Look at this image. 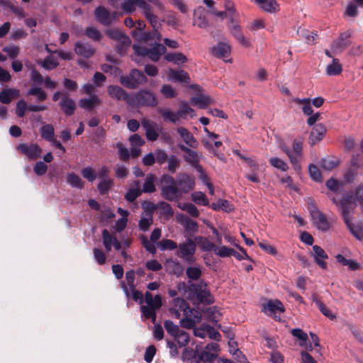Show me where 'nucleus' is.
<instances>
[{
    "mask_svg": "<svg viewBox=\"0 0 363 363\" xmlns=\"http://www.w3.org/2000/svg\"><path fill=\"white\" fill-rule=\"evenodd\" d=\"M164 182L165 184L162 186L161 189L162 196L170 201L180 199L182 194L175 179L171 176H164Z\"/></svg>",
    "mask_w": 363,
    "mask_h": 363,
    "instance_id": "nucleus-3",
    "label": "nucleus"
},
{
    "mask_svg": "<svg viewBox=\"0 0 363 363\" xmlns=\"http://www.w3.org/2000/svg\"><path fill=\"white\" fill-rule=\"evenodd\" d=\"M121 286L124 293L127 296H129L131 294L133 300H135V301L142 302L143 299V294H142V292L136 291L135 289V286L133 287V290H130V289H128L125 284L122 283Z\"/></svg>",
    "mask_w": 363,
    "mask_h": 363,
    "instance_id": "nucleus-50",
    "label": "nucleus"
},
{
    "mask_svg": "<svg viewBox=\"0 0 363 363\" xmlns=\"http://www.w3.org/2000/svg\"><path fill=\"white\" fill-rule=\"evenodd\" d=\"M106 35L111 39L117 42L116 48L118 54L123 55L125 53L127 48L130 46L131 40L130 38L118 29H108L106 32Z\"/></svg>",
    "mask_w": 363,
    "mask_h": 363,
    "instance_id": "nucleus-7",
    "label": "nucleus"
},
{
    "mask_svg": "<svg viewBox=\"0 0 363 363\" xmlns=\"http://www.w3.org/2000/svg\"><path fill=\"white\" fill-rule=\"evenodd\" d=\"M269 163L274 168L280 169L283 172H286L289 168L288 164L284 160L278 157H272L269 160Z\"/></svg>",
    "mask_w": 363,
    "mask_h": 363,
    "instance_id": "nucleus-59",
    "label": "nucleus"
},
{
    "mask_svg": "<svg viewBox=\"0 0 363 363\" xmlns=\"http://www.w3.org/2000/svg\"><path fill=\"white\" fill-rule=\"evenodd\" d=\"M85 33L89 38L95 41L99 40L101 38V33L100 31L93 26L87 27L86 28Z\"/></svg>",
    "mask_w": 363,
    "mask_h": 363,
    "instance_id": "nucleus-63",
    "label": "nucleus"
},
{
    "mask_svg": "<svg viewBox=\"0 0 363 363\" xmlns=\"http://www.w3.org/2000/svg\"><path fill=\"white\" fill-rule=\"evenodd\" d=\"M263 311L267 315L276 318L277 313H281L284 311V307L279 300H269L263 305Z\"/></svg>",
    "mask_w": 363,
    "mask_h": 363,
    "instance_id": "nucleus-19",
    "label": "nucleus"
},
{
    "mask_svg": "<svg viewBox=\"0 0 363 363\" xmlns=\"http://www.w3.org/2000/svg\"><path fill=\"white\" fill-rule=\"evenodd\" d=\"M157 208L160 211V213L167 218L172 217L174 215V211L171 207L170 204L161 201L157 204Z\"/></svg>",
    "mask_w": 363,
    "mask_h": 363,
    "instance_id": "nucleus-51",
    "label": "nucleus"
},
{
    "mask_svg": "<svg viewBox=\"0 0 363 363\" xmlns=\"http://www.w3.org/2000/svg\"><path fill=\"white\" fill-rule=\"evenodd\" d=\"M43 68L48 70H51L57 67L59 65L57 59L53 56H48L43 61L38 62Z\"/></svg>",
    "mask_w": 363,
    "mask_h": 363,
    "instance_id": "nucleus-46",
    "label": "nucleus"
},
{
    "mask_svg": "<svg viewBox=\"0 0 363 363\" xmlns=\"http://www.w3.org/2000/svg\"><path fill=\"white\" fill-rule=\"evenodd\" d=\"M16 149L30 160H36L42 152V149L36 143H21Z\"/></svg>",
    "mask_w": 363,
    "mask_h": 363,
    "instance_id": "nucleus-15",
    "label": "nucleus"
},
{
    "mask_svg": "<svg viewBox=\"0 0 363 363\" xmlns=\"http://www.w3.org/2000/svg\"><path fill=\"white\" fill-rule=\"evenodd\" d=\"M294 102L302 106V111L305 115L310 116L313 113V108L311 105V99L308 98H295Z\"/></svg>",
    "mask_w": 363,
    "mask_h": 363,
    "instance_id": "nucleus-40",
    "label": "nucleus"
},
{
    "mask_svg": "<svg viewBox=\"0 0 363 363\" xmlns=\"http://www.w3.org/2000/svg\"><path fill=\"white\" fill-rule=\"evenodd\" d=\"M347 226L354 237L359 240L363 241V227L356 226L352 223V221Z\"/></svg>",
    "mask_w": 363,
    "mask_h": 363,
    "instance_id": "nucleus-57",
    "label": "nucleus"
},
{
    "mask_svg": "<svg viewBox=\"0 0 363 363\" xmlns=\"http://www.w3.org/2000/svg\"><path fill=\"white\" fill-rule=\"evenodd\" d=\"M231 48L229 44L226 43H219L216 46L213 48V52L214 55L218 57H226L230 53Z\"/></svg>",
    "mask_w": 363,
    "mask_h": 363,
    "instance_id": "nucleus-34",
    "label": "nucleus"
},
{
    "mask_svg": "<svg viewBox=\"0 0 363 363\" xmlns=\"http://www.w3.org/2000/svg\"><path fill=\"white\" fill-rule=\"evenodd\" d=\"M196 250V244L191 238H187L184 242L178 245L176 255L188 264L195 262L194 254Z\"/></svg>",
    "mask_w": 363,
    "mask_h": 363,
    "instance_id": "nucleus-6",
    "label": "nucleus"
},
{
    "mask_svg": "<svg viewBox=\"0 0 363 363\" xmlns=\"http://www.w3.org/2000/svg\"><path fill=\"white\" fill-rule=\"evenodd\" d=\"M165 268L169 274H174L177 276L182 274L184 270L182 264L179 262L174 261L172 259H167L166 261Z\"/></svg>",
    "mask_w": 363,
    "mask_h": 363,
    "instance_id": "nucleus-32",
    "label": "nucleus"
},
{
    "mask_svg": "<svg viewBox=\"0 0 363 363\" xmlns=\"http://www.w3.org/2000/svg\"><path fill=\"white\" fill-rule=\"evenodd\" d=\"M3 51L7 53L10 59L13 60L19 55L20 48L18 46L11 44L4 47Z\"/></svg>",
    "mask_w": 363,
    "mask_h": 363,
    "instance_id": "nucleus-56",
    "label": "nucleus"
},
{
    "mask_svg": "<svg viewBox=\"0 0 363 363\" xmlns=\"http://www.w3.org/2000/svg\"><path fill=\"white\" fill-rule=\"evenodd\" d=\"M103 245L107 252H110L112 247H114L116 250H120L122 248L127 249L130 247L131 245V240L126 238L119 241L116 236L111 234L107 229H104L101 233Z\"/></svg>",
    "mask_w": 363,
    "mask_h": 363,
    "instance_id": "nucleus-4",
    "label": "nucleus"
},
{
    "mask_svg": "<svg viewBox=\"0 0 363 363\" xmlns=\"http://www.w3.org/2000/svg\"><path fill=\"white\" fill-rule=\"evenodd\" d=\"M74 51L78 55L89 58L94 55L95 50L88 43L77 42L75 43Z\"/></svg>",
    "mask_w": 363,
    "mask_h": 363,
    "instance_id": "nucleus-28",
    "label": "nucleus"
},
{
    "mask_svg": "<svg viewBox=\"0 0 363 363\" xmlns=\"http://www.w3.org/2000/svg\"><path fill=\"white\" fill-rule=\"evenodd\" d=\"M179 147L185 153L184 156V160L193 167H196L199 171H202L201 167L199 164L200 162V155L198 152L184 145H179Z\"/></svg>",
    "mask_w": 363,
    "mask_h": 363,
    "instance_id": "nucleus-16",
    "label": "nucleus"
},
{
    "mask_svg": "<svg viewBox=\"0 0 363 363\" xmlns=\"http://www.w3.org/2000/svg\"><path fill=\"white\" fill-rule=\"evenodd\" d=\"M199 289H196V296L199 302L211 303L212 296L208 290L206 289V284H200Z\"/></svg>",
    "mask_w": 363,
    "mask_h": 363,
    "instance_id": "nucleus-35",
    "label": "nucleus"
},
{
    "mask_svg": "<svg viewBox=\"0 0 363 363\" xmlns=\"http://www.w3.org/2000/svg\"><path fill=\"white\" fill-rule=\"evenodd\" d=\"M167 74L168 79L170 81L187 82L189 80V74L183 70L177 71L173 69H169Z\"/></svg>",
    "mask_w": 363,
    "mask_h": 363,
    "instance_id": "nucleus-30",
    "label": "nucleus"
},
{
    "mask_svg": "<svg viewBox=\"0 0 363 363\" xmlns=\"http://www.w3.org/2000/svg\"><path fill=\"white\" fill-rule=\"evenodd\" d=\"M229 30L232 35L242 45L245 47L250 46V40L246 38L242 33V30L240 25L233 23L229 26Z\"/></svg>",
    "mask_w": 363,
    "mask_h": 363,
    "instance_id": "nucleus-25",
    "label": "nucleus"
},
{
    "mask_svg": "<svg viewBox=\"0 0 363 363\" xmlns=\"http://www.w3.org/2000/svg\"><path fill=\"white\" fill-rule=\"evenodd\" d=\"M93 255L95 261L99 264L103 265L106 263V256L102 250L99 248L93 249Z\"/></svg>",
    "mask_w": 363,
    "mask_h": 363,
    "instance_id": "nucleus-61",
    "label": "nucleus"
},
{
    "mask_svg": "<svg viewBox=\"0 0 363 363\" xmlns=\"http://www.w3.org/2000/svg\"><path fill=\"white\" fill-rule=\"evenodd\" d=\"M41 137L45 140L50 142L53 140L55 138V130L54 127L51 124H45L40 128Z\"/></svg>",
    "mask_w": 363,
    "mask_h": 363,
    "instance_id": "nucleus-44",
    "label": "nucleus"
},
{
    "mask_svg": "<svg viewBox=\"0 0 363 363\" xmlns=\"http://www.w3.org/2000/svg\"><path fill=\"white\" fill-rule=\"evenodd\" d=\"M184 318L181 319L182 325L186 328H192L194 325L199 323L201 320V313L189 306L184 314Z\"/></svg>",
    "mask_w": 363,
    "mask_h": 363,
    "instance_id": "nucleus-14",
    "label": "nucleus"
},
{
    "mask_svg": "<svg viewBox=\"0 0 363 363\" xmlns=\"http://www.w3.org/2000/svg\"><path fill=\"white\" fill-rule=\"evenodd\" d=\"M339 164L337 159H332L330 157L323 158L320 162V167L325 170L330 171L336 167Z\"/></svg>",
    "mask_w": 363,
    "mask_h": 363,
    "instance_id": "nucleus-49",
    "label": "nucleus"
},
{
    "mask_svg": "<svg viewBox=\"0 0 363 363\" xmlns=\"http://www.w3.org/2000/svg\"><path fill=\"white\" fill-rule=\"evenodd\" d=\"M156 177L152 174H148L146 176L145 182L141 189L142 193H152L155 191Z\"/></svg>",
    "mask_w": 363,
    "mask_h": 363,
    "instance_id": "nucleus-39",
    "label": "nucleus"
},
{
    "mask_svg": "<svg viewBox=\"0 0 363 363\" xmlns=\"http://www.w3.org/2000/svg\"><path fill=\"white\" fill-rule=\"evenodd\" d=\"M326 133V128L322 123L315 125L310 134L309 143L313 145L323 140Z\"/></svg>",
    "mask_w": 363,
    "mask_h": 363,
    "instance_id": "nucleus-23",
    "label": "nucleus"
},
{
    "mask_svg": "<svg viewBox=\"0 0 363 363\" xmlns=\"http://www.w3.org/2000/svg\"><path fill=\"white\" fill-rule=\"evenodd\" d=\"M333 202L340 206L342 216L346 225H349L351 222V213L353 211L355 199L352 196L344 197L339 203L335 198H332Z\"/></svg>",
    "mask_w": 363,
    "mask_h": 363,
    "instance_id": "nucleus-10",
    "label": "nucleus"
},
{
    "mask_svg": "<svg viewBox=\"0 0 363 363\" xmlns=\"http://www.w3.org/2000/svg\"><path fill=\"white\" fill-rule=\"evenodd\" d=\"M67 182L74 188L82 189L84 186V182L76 174L71 172L67 175Z\"/></svg>",
    "mask_w": 363,
    "mask_h": 363,
    "instance_id": "nucleus-43",
    "label": "nucleus"
},
{
    "mask_svg": "<svg viewBox=\"0 0 363 363\" xmlns=\"http://www.w3.org/2000/svg\"><path fill=\"white\" fill-rule=\"evenodd\" d=\"M191 104L200 108H206L208 105L214 104V99L208 95L199 94L191 98Z\"/></svg>",
    "mask_w": 363,
    "mask_h": 363,
    "instance_id": "nucleus-26",
    "label": "nucleus"
},
{
    "mask_svg": "<svg viewBox=\"0 0 363 363\" xmlns=\"http://www.w3.org/2000/svg\"><path fill=\"white\" fill-rule=\"evenodd\" d=\"M342 67L338 59L334 58L331 63L326 67V74L328 76H337L341 74Z\"/></svg>",
    "mask_w": 363,
    "mask_h": 363,
    "instance_id": "nucleus-38",
    "label": "nucleus"
},
{
    "mask_svg": "<svg viewBox=\"0 0 363 363\" xmlns=\"http://www.w3.org/2000/svg\"><path fill=\"white\" fill-rule=\"evenodd\" d=\"M310 213L313 224L318 230L327 231L330 229V225L325 215L320 212L315 206H313L310 208Z\"/></svg>",
    "mask_w": 363,
    "mask_h": 363,
    "instance_id": "nucleus-13",
    "label": "nucleus"
},
{
    "mask_svg": "<svg viewBox=\"0 0 363 363\" xmlns=\"http://www.w3.org/2000/svg\"><path fill=\"white\" fill-rule=\"evenodd\" d=\"M312 300L318 308L320 311L326 317L333 320L335 316L333 314V313L325 306V305L320 300V298L316 295H313L312 296Z\"/></svg>",
    "mask_w": 363,
    "mask_h": 363,
    "instance_id": "nucleus-41",
    "label": "nucleus"
},
{
    "mask_svg": "<svg viewBox=\"0 0 363 363\" xmlns=\"http://www.w3.org/2000/svg\"><path fill=\"white\" fill-rule=\"evenodd\" d=\"M282 150L289 157L294 169L297 172L300 171L301 165L298 163V159L295 157L292 151H291L287 147H283Z\"/></svg>",
    "mask_w": 363,
    "mask_h": 363,
    "instance_id": "nucleus-54",
    "label": "nucleus"
},
{
    "mask_svg": "<svg viewBox=\"0 0 363 363\" xmlns=\"http://www.w3.org/2000/svg\"><path fill=\"white\" fill-rule=\"evenodd\" d=\"M121 13L118 11L111 12L104 6H99L95 9L96 20L104 26H109L119 20Z\"/></svg>",
    "mask_w": 363,
    "mask_h": 363,
    "instance_id": "nucleus-8",
    "label": "nucleus"
},
{
    "mask_svg": "<svg viewBox=\"0 0 363 363\" xmlns=\"http://www.w3.org/2000/svg\"><path fill=\"white\" fill-rule=\"evenodd\" d=\"M164 59L178 65L186 63L188 61L186 56L179 52H169L164 56Z\"/></svg>",
    "mask_w": 363,
    "mask_h": 363,
    "instance_id": "nucleus-36",
    "label": "nucleus"
},
{
    "mask_svg": "<svg viewBox=\"0 0 363 363\" xmlns=\"http://www.w3.org/2000/svg\"><path fill=\"white\" fill-rule=\"evenodd\" d=\"M174 340L179 347H185L189 341V335L187 333L180 330L174 337Z\"/></svg>",
    "mask_w": 363,
    "mask_h": 363,
    "instance_id": "nucleus-53",
    "label": "nucleus"
},
{
    "mask_svg": "<svg viewBox=\"0 0 363 363\" xmlns=\"http://www.w3.org/2000/svg\"><path fill=\"white\" fill-rule=\"evenodd\" d=\"M19 91L15 89H4L0 92V102L9 104L13 99L18 97Z\"/></svg>",
    "mask_w": 363,
    "mask_h": 363,
    "instance_id": "nucleus-33",
    "label": "nucleus"
},
{
    "mask_svg": "<svg viewBox=\"0 0 363 363\" xmlns=\"http://www.w3.org/2000/svg\"><path fill=\"white\" fill-rule=\"evenodd\" d=\"M130 75L136 87L140 84L146 83L147 81L145 75L136 69H132L130 72Z\"/></svg>",
    "mask_w": 363,
    "mask_h": 363,
    "instance_id": "nucleus-42",
    "label": "nucleus"
},
{
    "mask_svg": "<svg viewBox=\"0 0 363 363\" xmlns=\"http://www.w3.org/2000/svg\"><path fill=\"white\" fill-rule=\"evenodd\" d=\"M28 106L25 100L21 99L16 103V114L19 118L25 116L26 110H28Z\"/></svg>",
    "mask_w": 363,
    "mask_h": 363,
    "instance_id": "nucleus-58",
    "label": "nucleus"
},
{
    "mask_svg": "<svg viewBox=\"0 0 363 363\" xmlns=\"http://www.w3.org/2000/svg\"><path fill=\"white\" fill-rule=\"evenodd\" d=\"M100 103L101 100L96 94L90 96L89 99H82L79 101V106L84 109H91Z\"/></svg>",
    "mask_w": 363,
    "mask_h": 363,
    "instance_id": "nucleus-37",
    "label": "nucleus"
},
{
    "mask_svg": "<svg viewBox=\"0 0 363 363\" xmlns=\"http://www.w3.org/2000/svg\"><path fill=\"white\" fill-rule=\"evenodd\" d=\"M146 306L140 307L143 316L146 319H150L153 323L156 320V311L162 306V298L160 295L152 296L149 291L145 294Z\"/></svg>",
    "mask_w": 363,
    "mask_h": 363,
    "instance_id": "nucleus-2",
    "label": "nucleus"
},
{
    "mask_svg": "<svg viewBox=\"0 0 363 363\" xmlns=\"http://www.w3.org/2000/svg\"><path fill=\"white\" fill-rule=\"evenodd\" d=\"M108 93L110 96L117 100H123L130 104L131 95L127 94L118 86L110 85L108 87Z\"/></svg>",
    "mask_w": 363,
    "mask_h": 363,
    "instance_id": "nucleus-22",
    "label": "nucleus"
},
{
    "mask_svg": "<svg viewBox=\"0 0 363 363\" xmlns=\"http://www.w3.org/2000/svg\"><path fill=\"white\" fill-rule=\"evenodd\" d=\"M351 32L347 30L340 34L330 45L331 50L335 54L342 52L351 44Z\"/></svg>",
    "mask_w": 363,
    "mask_h": 363,
    "instance_id": "nucleus-12",
    "label": "nucleus"
},
{
    "mask_svg": "<svg viewBox=\"0 0 363 363\" xmlns=\"http://www.w3.org/2000/svg\"><path fill=\"white\" fill-rule=\"evenodd\" d=\"M59 106L62 112L67 116L73 115L76 109L74 101L69 97L67 94H62V99L59 102Z\"/></svg>",
    "mask_w": 363,
    "mask_h": 363,
    "instance_id": "nucleus-21",
    "label": "nucleus"
},
{
    "mask_svg": "<svg viewBox=\"0 0 363 363\" xmlns=\"http://www.w3.org/2000/svg\"><path fill=\"white\" fill-rule=\"evenodd\" d=\"M194 242L198 245L200 249L204 252L214 251L216 245L208 240V239L203 236H196L194 238Z\"/></svg>",
    "mask_w": 363,
    "mask_h": 363,
    "instance_id": "nucleus-31",
    "label": "nucleus"
},
{
    "mask_svg": "<svg viewBox=\"0 0 363 363\" xmlns=\"http://www.w3.org/2000/svg\"><path fill=\"white\" fill-rule=\"evenodd\" d=\"M30 80L33 82L31 88L27 91L26 95L35 96L38 101H45L47 99L46 92L38 86L43 84L44 79L42 74L36 69H32L30 72Z\"/></svg>",
    "mask_w": 363,
    "mask_h": 363,
    "instance_id": "nucleus-5",
    "label": "nucleus"
},
{
    "mask_svg": "<svg viewBox=\"0 0 363 363\" xmlns=\"http://www.w3.org/2000/svg\"><path fill=\"white\" fill-rule=\"evenodd\" d=\"M192 201L198 205H202L204 206L209 205V201L205 194L201 191H195L191 194Z\"/></svg>",
    "mask_w": 363,
    "mask_h": 363,
    "instance_id": "nucleus-48",
    "label": "nucleus"
},
{
    "mask_svg": "<svg viewBox=\"0 0 363 363\" xmlns=\"http://www.w3.org/2000/svg\"><path fill=\"white\" fill-rule=\"evenodd\" d=\"M220 347L218 343L211 342L206 345L204 350L197 354V362H212L218 357Z\"/></svg>",
    "mask_w": 363,
    "mask_h": 363,
    "instance_id": "nucleus-11",
    "label": "nucleus"
},
{
    "mask_svg": "<svg viewBox=\"0 0 363 363\" xmlns=\"http://www.w3.org/2000/svg\"><path fill=\"white\" fill-rule=\"evenodd\" d=\"M177 220L184 228L185 232L190 235L196 233L199 231V225L197 222L190 219L182 213H179L176 216Z\"/></svg>",
    "mask_w": 363,
    "mask_h": 363,
    "instance_id": "nucleus-18",
    "label": "nucleus"
},
{
    "mask_svg": "<svg viewBox=\"0 0 363 363\" xmlns=\"http://www.w3.org/2000/svg\"><path fill=\"white\" fill-rule=\"evenodd\" d=\"M157 104L155 96L150 91L141 90L131 95L130 105L141 106H155Z\"/></svg>",
    "mask_w": 363,
    "mask_h": 363,
    "instance_id": "nucleus-9",
    "label": "nucleus"
},
{
    "mask_svg": "<svg viewBox=\"0 0 363 363\" xmlns=\"http://www.w3.org/2000/svg\"><path fill=\"white\" fill-rule=\"evenodd\" d=\"M159 27L156 28V30L153 28L152 33H145L143 35V41L145 43H149L150 40L152 41L150 43L151 45H153L151 48L139 45H133V50L138 56H147L152 61L157 62L160 56L165 52V46L158 43L161 40V35L158 31Z\"/></svg>",
    "mask_w": 363,
    "mask_h": 363,
    "instance_id": "nucleus-1",
    "label": "nucleus"
},
{
    "mask_svg": "<svg viewBox=\"0 0 363 363\" xmlns=\"http://www.w3.org/2000/svg\"><path fill=\"white\" fill-rule=\"evenodd\" d=\"M188 308L189 305L184 299L177 298L172 301L169 313L172 317L179 319L181 318L182 315H184Z\"/></svg>",
    "mask_w": 363,
    "mask_h": 363,
    "instance_id": "nucleus-17",
    "label": "nucleus"
},
{
    "mask_svg": "<svg viewBox=\"0 0 363 363\" xmlns=\"http://www.w3.org/2000/svg\"><path fill=\"white\" fill-rule=\"evenodd\" d=\"M177 184L179 186V190L182 191V194L186 193L191 190L194 187V181L191 177L187 174H183L180 176L177 180Z\"/></svg>",
    "mask_w": 363,
    "mask_h": 363,
    "instance_id": "nucleus-27",
    "label": "nucleus"
},
{
    "mask_svg": "<svg viewBox=\"0 0 363 363\" xmlns=\"http://www.w3.org/2000/svg\"><path fill=\"white\" fill-rule=\"evenodd\" d=\"M177 133L179 134L184 142L189 147L196 148L198 146V142L194 135L185 128L179 127L177 128Z\"/></svg>",
    "mask_w": 363,
    "mask_h": 363,
    "instance_id": "nucleus-29",
    "label": "nucleus"
},
{
    "mask_svg": "<svg viewBox=\"0 0 363 363\" xmlns=\"http://www.w3.org/2000/svg\"><path fill=\"white\" fill-rule=\"evenodd\" d=\"M211 207L215 211L223 210L225 212H230L233 210L232 205L225 199L218 200L217 202L211 203Z\"/></svg>",
    "mask_w": 363,
    "mask_h": 363,
    "instance_id": "nucleus-45",
    "label": "nucleus"
},
{
    "mask_svg": "<svg viewBox=\"0 0 363 363\" xmlns=\"http://www.w3.org/2000/svg\"><path fill=\"white\" fill-rule=\"evenodd\" d=\"M193 24L200 28H206L208 26L206 12L202 6H199L194 10Z\"/></svg>",
    "mask_w": 363,
    "mask_h": 363,
    "instance_id": "nucleus-20",
    "label": "nucleus"
},
{
    "mask_svg": "<svg viewBox=\"0 0 363 363\" xmlns=\"http://www.w3.org/2000/svg\"><path fill=\"white\" fill-rule=\"evenodd\" d=\"M142 194L139 188H130L125 195V199L129 202H133Z\"/></svg>",
    "mask_w": 363,
    "mask_h": 363,
    "instance_id": "nucleus-60",
    "label": "nucleus"
},
{
    "mask_svg": "<svg viewBox=\"0 0 363 363\" xmlns=\"http://www.w3.org/2000/svg\"><path fill=\"white\" fill-rule=\"evenodd\" d=\"M112 184L113 181L110 178H104L101 179L98 185V189L100 194H104L108 192Z\"/></svg>",
    "mask_w": 363,
    "mask_h": 363,
    "instance_id": "nucleus-64",
    "label": "nucleus"
},
{
    "mask_svg": "<svg viewBox=\"0 0 363 363\" xmlns=\"http://www.w3.org/2000/svg\"><path fill=\"white\" fill-rule=\"evenodd\" d=\"M214 253L220 257H228L231 255H236L234 252V250L232 248H229L226 246H216L214 249Z\"/></svg>",
    "mask_w": 363,
    "mask_h": 363,
    "instance_id": "nucleus-47",
    "label": "nucleus"
},
{
    "mask_svg": "<svg viewBox=\"0 0 363 363\" xmlns=\"http://www.w3.org/2000/svg\"><path fill=\"white\" fill-rule=\"evenodd\" d=\"M180 160L176 155H171L167 160V170L171 173H174L179 167Z\"/></svg>",
    "mask_w": 363,
    "mask_h": 363,
    "instance_id": "nucleus-55",
    "label": "nucleus"
},
{
    "mask_svg": "<svg viewBox=\"0 0 363 363\" xmlns=\"http://www.w3.org/2000/svg\"><path fill=\"white\" fill-rule=\"evenodd\" d=\"M262 11L274 13L279 11V5L276 0H253Z\"/></svg>",
    "mask_w": 363,
    "mask_h": 363,
    "instance_id": "nucleus-24",
    "label": "nucleus"
},
{
    "mask_svg": "<svg viewBox=\"0 0 363 363\" xmlns=\"http://www.w3.org/2000/svg\"><path fill=\"white\" fill-rule=\"evenodd\" d=\"M224 6L226 12L228 13V18L231 22H233L234 19L238 16L234 3L231 0H225Z\"/></svg>",
    "mask_w": 363,
    "mask_h": 363,
    "instance_id": "nucleus-52",
    "label": "nucleus"
},
{
    "mask_svg": "<svg viewBox=\"0 0 363 363\" xmlns=\"http://www.w3.org/2000/svg\"><path fill=\"white\" fill-rule=\"evenodd\" d=\"M164 327L173 337L181 330L178 325H175L172 320H165Z\"/></svg>",
    "mask_w": 363,
    "mask_h": 363,
    "instance_id": "nucleus-62",
    "label": "nucleus"
}]
</instances>
